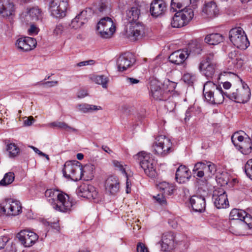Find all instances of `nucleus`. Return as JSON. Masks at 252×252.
Listing matches in <instances>:
<instances>
[{
    "mask_svg": "<svg viewBox=\"0 0 252 252\" xmlns=\"http://www.w3.org/2000/svg\"><path fill=\"white\" fill-rule=\"evenodd\" d=\"M45 196L53 208L57 211L68 213L71 211L74 206L73 202L69 196L59 190L47 189Z\"/></svg>",
    "mask_w": 252,
    "mask_h": 252,
    "instance_id": "f257e3e1",
    "label": "nucleus"
},
{
    "mask_svg": "<svg viewBox=\"0 0 252 252\" xmlns=\"http://www.w3.org/2000/svg\"><path fill=\"white\" fill-rule=\"evenodd\" d=\"M229 218L231 220L236 221L232 226V230L238 235L242 234L245 230L252 228V217L243 210L233 209L230 213Z\"/></svg>",
    "mask_w": 252,
    "mask_h": 252,
    "instance_id": "f03ea898",
    "label": "nucleus"
},
{
    "mask_svg": "<svg viewBox=\"0 0 252 252\" xmlns=\"http://www.w3.org/2000/svg\"><path fill=\"white\" fill-rule=\"evenodd\" d=\"M203 92L205 100L211 104H221L226 96L221 87L211 81L204 84Z\"/></svg>",
    "mask_w": 252,
    "mask_h": 252,
    "instance_id": "7ed1b4c3",
    "label": "nucleus"
},
{
    "mask_svg": "<svg viewBox=\"0 0 252 252\" xmlns=\"http://www.w3.org/2000/svg\"><path fill=\"white\" fill-rule=\"evenodd\" d=\"M135 160L139 163L145 173L150 177H154L156 175V161L152 155L144 151L139 152L133 156Z\"/></svg>",
    "mask_w": 252,
    "mask_h": 252,
    "instance_id": "20e7f679",
    "label": "nucleus"
},
{
    "mask_svg": "<svg viewBox=\"0 0 252 252\" xmlns=\"http://www.w3.org/2000/svg\"><path fill=\"white\" fill-rule=\"evenodd\" d=\"M63 172L65 178L75 181L81 180L83 176L82 166L77 160L66 161L64 165Z\"/></svg>",
    "mask_w": 252,
    "mask_h": 252,
    "instance_id": "39448f33",
    "label": "nucleus"
},
{
    "mask_svg": "<svg viewBox=\"0 0 252 252\" xmlns=\"http://www.w3.org/2000/svg\"><path fill=\"white\" fill-rule=\"evenodd\" d=\"M229 39L235 46L242 50H245L250 45L247 36L241 27L233 28L230 31Z\"/></svg>",
    "mask_w": 252,
    "mask_h": 252,
    "instance_id": "423d86ee",
    "label": "nucleus"
},
{
    "mask_svg": "<svg viewBox=\"0 0 252 252\" xmlns=\"http://www.w3.org/2000/svg\"><path fill=\"white\" fill-rule=\"evenodd\" d=\"M22 212V206L19 201L6 198L0 204V214L15 216Z\"/></svg>",
    "mask_w": 252,
    "mask_h": 252,
    "instance_id": "0eeeda50",
    "label": "nucleus"
},
{
    "mask_svg": "<svg viewBox=\"0 0 252 252\" xmlns=\"http://www.w3.org/2000/svg\"><path fill=\"white\" fill-rule=\"evenodd\" d=\"M97 30L103 38L111 37L115 32V26L112 19L106 17L101 18L97 24Z\"/></svg>",
    "mask_w": 252,
    "mask_h": 252,
    "instance_id": "6e6552de",
    "label": "nucleus"
},
{
    "mask_svg": "<svg viewBox=\"0 0 252 252\" xmlns=\"http://www.w3.org/2000/svg\"><path fill=\"white\" fill-rule=\"evenodd\" d=\"M226 97L237 103H246L250 98L251 92L247 84H243L242 87L236 89L231 93L225 92Z\"/></svg>",
    "mask_w": 252,
    "mask_h": 252,
    "instance_id": "1a4fd4ad",
    "label": "nucleus"
},
{
    "mask_svg": "<svg viewBox=\"0 0 252 252\" xmlns=\"http://www.w3.org/2000/svg\"><path fill=\"white\" fill-rule=\"evenodd\" d=\"M171 146L172 143L170 139L164 135H159L156 138L153 149L155 154L165 156L169 153Z\"/></svg>",
    "mask_w": 252,
    "mask_h": 252,
    "instance_id": "9d476101",
    "label": "nucleus"
},
{
    "mask_svg": "<svg viewBox=\"0 0 252 252\" xmlns=\"http://www.w3.org/2000/svg\"><path fill=\"white\" fill-rule=\"evenodd\" d=\"M68 6L67 0H51L49 9L52 16L61 18L66 15Z\"/></svg>",
    "mask_w": 252,
    "mask_h": 252,
    "instance_id": "9b49d317",
    "label": "nucleus"
},
{
    "mask_svg": "<svg viewBox=\"0 0 252 252\" xmlns=\"http://www.w3.org/2000/svg\"><path fill=\"white\" fill-rule=\"evenodd\" d=\"M0 15L10 23V25H6L7 29L6 31V34L10 36L12 30V21L15 15L13 3L8 0L6 2L3 3L0 7Z\"/></svg>",
    "mask_w": 252,
    "mask_h": 252,
    "instance_id": "f8f14e48",
    "label": "nucleus"
},
{
    "mask_svg": "<svg viewBox=\"0 0 252 252\" xmlns=\"http://www.w3.org/2000/svg\"><path fill=\"white\" fill-rule=\"evenodd\" d=\"M246 63V57L236 51H232L228 54V67L230 70L241 69Z\"/></svg>",
    "mask_w": 252,
    "mask_h": 252,
    "instance_id": "ddd939ff",
    "label": "nucleus"
},
{
    "mask_svg": "<svg viewBox=\"0 0 252 252\" xmlns=\"http://www.w3.org/2000/svg\"><path fill=\"white\" fill-rule=\"evenodd\" d=\"M16 237L25 247L32 246L38 239V236L35 233L27 229L21 230L17 233Z\"/></svg>",
    "mask_w": 252,
    "mask_h": 252,
    "instance_id": "4468645a",
    "label": "nucleus"
},
{
    "mask_svg": "<svg viewBox=\"0 0 252 252\" xmlns=\"http://www.w3.org/2000/svg\"><path fill=\"white\" fill-rule=\"evenodd\" d=\"M91 14L92 10L91 8H87L81 11L71 21L69 25L70 28L76 30L81 28L87 22L88 19L91 16Z\"/></svg>",
    "mask_w": 252,
    "mask_h": 252,
    "instance_id": "2eb2a0df",
    "label": "nucleus"
},
{
    "mask_svg": "<svg viewBox=\"0 0 252 252\" xmlns=\"http://www.w3.org/2000/svg\"><path fill=\"white\" fill-rule=\"evenodd\" d=\"M212 198L214 205L218 209L225 208L229 205L227 195L222 189H215Z\"/></svg>",
    "mask_w": 252,
    "mask_h": 252,
    "instance_id": "dca6fc26",
    "label": "nucleus"
},
{
    "mask_svg": "<svg viewBox=\"0 0 252 252\" xmlns=\"http://www.w3.org/2000/svg\"><path fill=\"white\" fill-rule=\"evenodd\" d=\"M135 62L133 55L129 53H126L118 58L117 60V65L118 70L124 71L128 68L131 67Z\"/></svg>",
    "mask_w": 252,
    "mask_h": 252,
    "instance_id": "f3484780",
    "label": "nucleus"
},
{
    "mask_svg": "<svg viewBox=\"0 0 252 252\" xmlns=\"http://www.w3.org/2000/svg\"><path fill=\"white\" fill-rule=\"evenodd\" d=\"M37 42L35 39L30 37H21L18 38L16 43V47L20 51H29L33 49Z\"/></svg>",
    "mask_w": 252,
    "mask_h": 252,
    "instance_id": "a211bd4d",
    "label": "nucleus"
},
{
    "mask_svg": "<svg viewBox=\"0 0 252 252\" xmlns=\"http://www.w3.org/2000/svg\"><path fill=\"white\" fill-rule=\"evenodd\" d=\"M126 33L128 37H133L136 38L141 36L144 33V27L139 22H134L127 24L126 27Z\"/></svg>",
    "mask_w": 252,
    "mask_h": 252,
    "instance_id": "6ab92c4d",
    "label": "nucleus"
},
{
    "mask_svg": "<svg viewBox=\"0 0 252 252\" xmlns=\"http://www.w3.org/2000/svg\"><path fill=\"white\" fill-rule=\"evenodd\" d=\"M105 189L107 193L116 195L120 190V182L116 176H110L105 182Z\"/></svg>",
    "mask_w": 252,
    "mask_h": 252,
    "instance_id": "aec40b11",
    "label": "nucleus"
},
{
    "mask_svg": "<svg viewBox=\"0 0 252 252\" xmlns=\"http://www.w3.org/2000/svg\"><path fill=\"white\" fill-rule=\"evenodd\" d=\"M166 9V3L162 0H154L150 4V12L154 17L163 15Z\"/></svg>",
    "mask_w": 252,
    "mask_h": 252,
    "instance_id": "412c9836",
    "label": "nucleus"
},
{
    "mask_svg": "<svg viewBox=\"0 0 252 252\" xmlns=\"http://www.w3.org/2000/svg\"><path fill=\"white\" fill-rule=\"evenodd\" d=\"M175 246V236L172 232H166L163 234L161 239V250L166 252L172 250Z\"/></svg>",
    "mask_w": 252,
    "mask_h": 252,
    "instance_id": "4be33fe9",
    "label": "nucleus"
},
{
    "mask_svg": "<svg viewBox=\"0 0 252 252\" xmlns=\"http://www.w3.org/2000/svg\"><path fill=\"white\" fill-rule=\"evenodd\" d=\"M219 11L216 3L213 1H210L204 4L202 14L206 17L213 18L218 15Z\"/></svg>",
    "mask_w": 252,
    "mask_h": 252,
    "instance_id": "5701e85b",
    "label": "nucleus"
},
{
    "mask_svg": "<svg viewBox=\"0 0 252 252\" xmlns=\"http://www.w3.org/2000/svg\"><path fill=\"white\" fill-rule=\"evenodd\" d=\"M190 203L195 212L201 213L205 210L206 202L203 196L193 195L190 198Z\"/></svg>",
    "mask_w": 252,
    "mask_h": 252,
    "instance_id": "b1692460",
    "label": "nucleus"
},
{
    "mask_svg": "<svg viewBox=\"0 0 252 252\" xmlns=\"http://www.w3.org/2000/svg\"><path fill=\"white\" fill-rule=\"evenodd\" d=\"M189 57L188 51L177 50L170 55L169 60L172 63L179 65L182 64Z\"/></svg>",
    "mask_w": 252,
    "mask_h": 252,
    "instance_id": "393cba45",
    "label": "nucleus"
},
{
    "mask_svg": "<svg viewBox=\"0 0 252 252\" xmlns=\"http://www.w3.org/2000/svg\"><path fill=\"white\" fill-rule=\"evenodd\" d=\"M190 177V172L185 165H180L176 170L175 178L180 184L188 182Z\"/></svg>",
    "mask_w": 252,
    "mask_h": 252,
    "instance_id": "a878e982",
    "label": "nucleus"
},
{
    "mask_svg": "<svg viewBox=\"0 0 252 252\" xmlns=\"http://www.w3.org/2000/svg\"><path fill=\"white\" fill-rule=\"evenodd\" d=\"M78 192L81 196L89 199H95L97 194L94 187L88 185L80 186L78 188Z\"/></svg>",
    "mask_w": 252,
    "mask_h": 252,
    "instance_id": "bb28decb",
    "label": "nucleus"
},
{
    "mask_svg": "<svg viewBox=\"0 0 252 252\" xmlns=\"http://www.w3.org/2000/svg\"><path fill=\"white\" fill-rule=\"evenodd\" d=\"M216 66V63L208 64L200 63L199 69L208 79H211L214 75Z\"/></svg>",
    "mask_w": 252,
    "mask_h": 252,
    "instance_id": "cd10ccee",
    "label": "nucleus"
},
{
    "mask_svg": "<svg viewBox=\"0 0 252 252\" xmlns=\"http://www.w3.org/2000/svg\"><path fill=\"white\" fill-rule=\"evenodd\" d=\"M26 17L27 21H36L41 19L42 12L37 6L33 7L28 9Z\"/></svg>",
    "mask_w": 252,
    "mask_h": 252,
    "instance_id": "c85d7f7f",
    "label": "nucleus"
},
{
    "mask_svg": "<svg viewBox=\"0 0 252 252\" xmlns=\"http://www.w3.org/2000/svg\"><path fill=\"white\" fill-rule=\"evenodd\" d=\"M140 13V10L137 7H131L126 11V19L127 22L126 23H127V24H130L132 23L137 22Z\"/></svg>",
    "mask_w": 252,
    "mask_h": 252,
    "instance_id": "c756f323",
    "label": "nucleus"
},
{
    "mask_svg": "<svg viewBox=\"0 0 252 252\" xmlns=\"http://www.w3.org/2000/svg\"><path fill=\"white\" fill-rule=\"evenodd\" d=\"M223 39V37L221 34L218 33H214L206 35L205 38V41L210 45H215L222 42Z\"/></svg>",
    "mask_w": 252,
    "mask_h": 252,
    "instance_id": "7c9ffc66",
    "label": "nucleus"
},
{
    "mask_svg": "<svg viewBox=\"0 0 252 252\" xmlns=\"http://www.w3.org/2000/svg\"><path fill=\"white\" fill-rule=\"evenodd\" d=\"M181 12H176L171 22V25L173 28H180L188 24L185 19L183 17Z\"/></svg>",
    "mask_w": 252,
    "mask_h": 252,
    "instance_id": "2f4dec72",
    "label": "nucleus"
},
{
    "mask_svg": "<svg viewBox=\"0 0 252 252\" xmlns=\"http://www.w3.org/2000/svg\"><path fill=\"white\" fill-rule=\"evenodd\" d=\"M252 147L251 139L249 138H246L242 142L237 145L236 148L243 154L248 155L251 152Z\"/></svg>",
    "mask_w": 252,
    "mask_h": 252,
    "instance_id": "473e14b6",
    "label": "nucleus"
},
{
    "mask_svg": "<svg viewBox=\"0 0 252 252\" xmlns=\"http://www.w3.org/2000/svg\"><path fill=\"white\" fill-rule=\"evenodd\" d=\"M152 96L157 100H164L166 99L164 92L159 86H152L151 88Z\"/></svg>",
    "mask_w": 252,
    "mask_h": 252,
    "instance_id": "72a5a7b5",
    "label": "nucleus"
},
{
    "mask_svg": "<svg viewBox=\"0 0 252 252\" xmlns=\"http://www.w3.org/2000/svg\"><path fill=\"white\" fill-rule=\"evenodd\" d=\"M191 3V0H172L171 2V9L173 11L177 10V9L186 8L189 6Z\"/></svg>",
    "mask_w": 252,
    "mask_h": 252,
    "instance_id": "f704fd0d",
    "label": "nucleus"
},
{
    "mask_svg": "<svg viewBox=\"0 0 252 252\" xmlns=\"http://www.w3.org/2000/svg\"><path fill=\"white\" fill-rule=\"evenodd\" d=\"M205 162H198L196 163L192 170L193 174L199 178L204 175Z\"/></svg>",
    "mask_w": 252,
    "mask_h": 252,
    "instance_id": "c9c22d12",
    "label": "nucleus"
},
{
    "mask_svg": "<svg viewBox=\"0 0 252 252\" xmlns=\"http://www.w3.org/2000/svg\"><path fill=\"white\" fill-rule=\"evenodd\" d=\"M50 126L52 127H57L63 129L68 132L77 131V130L73 127L69 126L67 124L63 122H54L50 124Z\"/></svg>",
    "mask_w": 252,
    "mask_h": 252,
    "instance_id": "e433bc0d",
    "label": "nucleus"
},
{
    "mask_svg": "<svg viewBox=\"0 0 252 252\" xmlns=\"http://www.w3.org/2000/svg\"><path fill=\"white\" fill-rule=\"evenodd\" d=\"M178 12L181 13V14L183 15V17L188 24L194 16L193 10L191 8H189V7L182 8V9L181 10H179Z\"/></svg>",
    "mask_w": 252,
    "mask_h": 252,
    "instance_id": "4c0bfd02",
    "label": "nucleus"
},
{
    "mask_svg": "<svg viewBox=\"0 0 252 252\" xmlns=\"http://www.w3.org/2000/svg\"><path fill=\"white\" fill-rule=\"evenodd\" d=\"M158 188L160 190L163 191V193L166 195H170L173 191V187L172 185H170L166 182L160 183L158 185Z\"/></svg>",
    "mask_w": 252,
    "mask_h": 252,
    "instance_id": "58836bf2",
    "label": "nucleus"
},
{
    "mask_svg": "<svg viewBox=\"0 0 252 252\" xmlns=\"http://www.w3.org/2000/svg\"><path fill=\"white\" fill-rule=\"evenodd\" d=\"M15 176L13 172H8L6 173L3 179L0 181V185L1 186H6L11 184L14 180Z\"/></svg>",
    "mask_w": 252,
    "mask_h": 252,
    "instance_id": "ea45409f",
    "label": "nucleus"
},
{
    "mask_svg": "<svg viewBox=\"0 0 252 252\" xmlns=\"http://www.w3.org/2000/svg\"><path fill=\"white\" fill-rule=\"evenodd\" d=\"M93 81L98 85H101L103 88H107L108 79L104 75H97L93 78Z\"/></svg>",
    "mask_w": 252,
    "mask_h": 252,
    "instance_id": "a19ab883",
    "label": "nucleus"
},
{
    "mask_svg": "<svg viewBox=\"0 0 252 252\" xmlns=\"http://www.w3.org/2000/svg\"><path fill=\"white\" fill-rule=\"evenodd\" d=\"M6 150L9 153V155L10 157L16 156L19 152V149L14 143L7 144Z\"/></svg>",
    "mask_w": 252,
    "mask_h": 252,
    "instance_id": "79ce46f5",
    "label": "nucleus"
},
{
    "mask_svg": "<svg viewBox=\"0 0 252 252\" xmlns=\"http://www.w3.org/2000/svg\"><path fill=\"white\" fill-rule=\"evenodd\" d=\"M112 164L113 166L116 170H118L124 174L126 177H127V173H126L125 168L124 166L126 165L124 164L122 161H119L117 160H112Z\"/></svg>",
    "mask_w": 252,
    "mask_h": 252,
    "instance_id": "37998d69",
    "label": "nucleus"
},
{
    "mask_svg": "<svg viewBox=\"0 0 252 252\" xmlns=\"http://www.w3.org/2000/svg\"><path fill=\"white\" fill-rule=\"evenodd\" d=\"M204 167V174H208L209 176L212 174H214L216 171L215 164L210 162L205 163Z\"/></svg>",
    "mask_w": 252,
    "mask_h": 252,
    "instance_id": "c03bdc74",
    "label": "nucleus"
},
{
    "mask_svg": "<svg viewBox=\"0 0 252 252\" xmlns=\"http://www.w3.org/2000/svg\"><path fill=\"white\" fill-rule=\"evenodd\" d=\"M244 140V137L240 135L239 132L234 133L231 136V141L236 147Z\"/></svg>",
    "mask_w": 252,
    "mask_h": 252,
    "instance_id": "a18cd8bd",
    "label": "nucleus"
},
{
    "mask_svg": "<svg viewBox=\"0 0 252 252\" xmlns=\"http://www.w3.org/2000/svg\"><path fill=\"white\" fill-rule=\"evenodd\" d=\"M195 78V75L190 73H185L183 76V80L189 85L193 84Z\"/></svg>",
    "mask_w": 252,
    "mask_h": 252,
    "instance_id": "49530a36",
    "label": "nucleus"
},
{
    "mask_svg": "<svg viewBox=\"0 0 252 252\" xmlns=\"http://www.w3.org/2000/svg\"><path fill=\"white\" fill-rule=\"evenodd\" d=\"M247 176L252 180V159H249L245 166Z\"/></svg>",
    "mask_w": 252,
    "mask_h": 252,
    "instance_id": "de8ad7c7",
    "label": "nucleus"
},
{
    "mask_svg": "<svg viewBox=\"0 0 252 252\" xmlns=\"http://www.w3.org/2000/svg\"><path fill=\"white\" fill-rule=\"evenodd\" d=\"M65 30L63 25L59 24L57 25L53 30V34L56 37L61 36Z\"/></svg>",
    "mask_w": 252,
    "mask_h": 252,
    "instance_id": "09e8293b",
    "label": "nucleus"
},
{
    "mask_svg": "<svg viewBox=\"0 0 252 252\" xmlns=\"http://www.w3.org/2000/svg\"><path fill=\"white\" fill-rule=\"evenodd\" d=\"M205 63L211 64V63H216V58L213 53L208 54L206 57L200 62Z\"/></svg>",
    "mask_w": 252,
    "mask_h": 252,
    "instance_id": "8fccbe9b",
    "label": "nucleus"
},
{
    "mask_svg": "<svg viewBox=\"0 0 252 252\" xmlns=\"http://www.w3.org/2000/svg\"><path fill=\"white\" fill-rule=\"evenodd\" d=\"M202 49L201 47L199 45H195L194 47H192L191 49H190L189 56L191 55L192 56L199 55L201 53Z\"/></svg>",
    "mask_w": 252,
    "mask_h": 252,
    "instance_id": "3c124183",
    "label": "nucleus"
},
{
    "mask_svg": "<svg viewBox=\"0 0 252 252\" xmlns=\"http://www.w3.org/2000/svg\"><path fill=\"white\" fill-rule=\"evenodd\" d=\"M89 106V104L84 103V104H80L77 105V108L79 111L87 113H89V107H87Z\"/></svg>",
    "mask_w": 252,
    "mask_h": 252,
    "instance_id": "603ef678",
    "label": "nucleus"
},
{
    "mask_svg": "<svg viewBox=\"0 0 252 252\" xmlns=\"http://www.w3.org/2000/svg\"><path fill=\"white\" fill-rule=\"evenodd\" d=\"M94 166L92 164H86L84 167H82L83 174L84 172H88L89 174H92L94 170Z\"/></svg>",
    "mask_w": 252,
    "mask_h": 252,
    "instance_id": "864d4df0",
    "label": "nucleus"
},
{
    "mask_svg": "<svg viewBox=\"0 0 252 252\" xmlns=\"http://www.w3.org/2000/svg\"><path fill=\"white\" fill-rule=\"evenodd\" d=\"M9 241L10 238L7 236L0 237V250L4 249Z\"/></svg>",
    "mask_w": 252,
    "mask_h": 252,
    "instance_id": "5fc2aeb1",
    "label": "nucleus"
},
{
    "mask_svg": "<svg viewBox=\"0 0 252 252\" xmlns=\"http://www.w3.org/2000/svg\"><path fill=\"white\" fill-rule=\"evenodd\" d=\"M5 247L6 252H16L15 245H13L12 243H10L9 241Z\"/></svg>",
    "mask_w": 252,
    "mask_h": 252,
    "instance_id": "6e6d98bb",
    "label": "nucleus"
},
{
    "mask_svg": "<svg viewBox=\"0 0 252 252\" xmlns=\"http://www.w3.org/2000/svg\"><path fill=\"white\" fill-rule=\"evenodd\" d=\"M158 202L162 205H165L166 204V201L165 197L163 195L158 194L156 196L154 197Z\"/></svg>",
    "mask_w": 252,
    "mask_h": 252,
    "instance_id": "4d7b16f0",
    "label": "nucleus"
},
{
    "mask_svg": "<svg viewBox=\"0 0 252 252\" xmlns=\"http://www.w3.org/2000/svg\"><path fill=\"white\" fill-rule=\"evenodd\" d=\"M164 84L167 86L169 91H173L176 87V83L170 81L169 80H167L166 82H164Z\"/></svg>",
    "mask_w": 252,
    "mask_h": 252,
    "instance_id": "13d9d810",
    "label": "nucleus"
},
{
    "mask_svg": "<svg viewBox=\"0 0 252 252\" xmlns=\"http://www.w3.org/2000/svg\"><path fill=\"white\" fill-rule=\"evenodd\" d=\"M95 63V61L93 60H90L88 61H85L83 62H81L77 64V66L81 67L83 66H86L88 65H92L94 64Z\"/></svg>",
    "mask_w": 252,
    "mask_h": 252,
    "instance_id": "bf43d9fd",
    "label": "nucleus"
},
{
    "mask_svg": "<svg viewBox=\"0 0 252 252\" xmlns=\"http://www.w3.org/2000/svg\"><path fill=\"white\" fill-rule=\"evenodd\" d=\"M137 252H149L148 249L145 247V245L142 243H138L137 245Z\"/></svg>",
    "mask_w": 252,
    "mask_h": 252,
    "instance_id": "052dcab7",
    "label": "nucleus"
},
{
    "mask_svg": "<svg viewBox=\"0 0 252 252\" xmlns=\"http://www.w3.org/2000/svg\"><path fill=\"white\" fill-rule=\"evenodd\" d=\"M140 82L139 80L132 78V77H127L126 79V83L128 85H134Z\"/></svg>",
    "mask_w": 252,
    "mask_h": 252,
    "instance_id": "680f3d73",
    "label": "nucleus"
},
{
    "mask_svg": "<svg viewBox=\"0 0 252 252\" xmlns=\"http://www.w3.org/2000/svg\"><path fill=\"white\" fill-rule=\"evenodd\" d=\"M88 107H89V113H91L93 111H96L102 109L101 106H96L94 105L89 104V106Z\"/></svg>",
    "mask_w": 252,
    "mask_h": 252,
    "instance_id": "e2e57ef3",
    "label": "nucleus"
},
{
    "mask_svg": "<svg viewBox=\"0 0 252 252\" xmlns=\"http://www.w3.org/2000/svg\"><path fill=\"white\" fill-rule=\"evenodd\" d=\"M34 121V118L32 116L28 117V118L24 121V125L26 126H31Z\"/></svg>",
    "mask_w": 252,
    "mask_h": 252,
    "instance_id": "0e129e2a",
    "label": "nucleus"
},
{
    "mask_svg": "<svg viewBox=\"0 0 252 252\" xmlns=\"http://www.w3.org/2000/svg\"><path fill=\"white\" fill-rule=\"evenodd\" d=\"M88 95V93L86 90H80L77 92V96L79 98H83Z\"/></svg>",
    "mask_w": 252,
    "mask_h": 252,
    "instance_id": "69168bd1",
    "label": "nucleus"
},
{
    "mask_svg": "<svg viewBox=\"0 0 252 252\" xmlns=\"http://www.w3.org/2000/svg\"><path fill=\"white\" fill-rule=\"evenodd\" d=\"M58 83V82L57 81H47L45 82L42 83V85H47L49 87H53L55 85H57Z\"/></svg>",
    "mask_w": 252,
    "mask_h": 252,
    "instance_id": "338daca9",
    "label": "nucleus"
},
{
    "mask_svg": "<svg viewBox=\"0 0 252 252\" xmlns=\"http://www.w3.org/2000/svg\"><path fill=\"white\" fill-rule=\"evenodd\" d=\"M107 9L106 5L105 4L102 3L98 8V10L100 12H104Z\"/></svg>",
    "mask_w": 252,
    "mask_h": 252,
    "instance_id": "774afa93",
    "label": "nucleus"
}]
</instances>
